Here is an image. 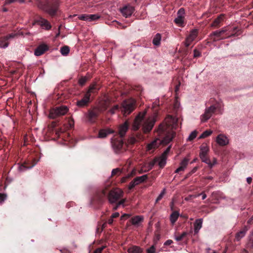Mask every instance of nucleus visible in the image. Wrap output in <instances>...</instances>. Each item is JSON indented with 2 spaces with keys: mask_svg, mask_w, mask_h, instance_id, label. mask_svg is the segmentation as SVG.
Segmentation results:
<instances>
[{
  "mask_svg": "<svg viewBox=\"0 0 253 253\" xmlns=\"http://www.w3.org/2000/svg\"><path fill=\"white\" fill-rule=\"evenodd\" d=\"M122 173V169L120 168H116L115 169H113L112 170L111 175H120Z\"/></svg>",
  "mask_w": 253,
  "mask_h": 253,
  "instance_id": "nucleus-42",
  "label": "nucleus"
},
{
  "mask_svg": "<svg viewBox=\"0 0 253 253\" xmlns=\"http://www.w3.org/2000/svg\"><path fill=\"white\" fill-rule=\"evenodd\" d=\"M248 229L247 227H244L241 231L236 233L235 236V240L237 241H239L246 235Z\"/></svg>",
  "mask_w": 253,
  "mask_h": 253,
  "instance_id": "nucleus-21",
  "label": "nucleus"
},
{
  "mask_svg": "<svg viewBox=\"0 0 253 253\" xmlns=\"http://www.w3.org/2000/svg\"><path fill=\"white\" fill-rule=\"evenodd\" d=\"M177 122V118L169 115L165 119V122L159 125L158 131L165 134L161 141L162 144L167 145L172 140L175 135V132L173 129L176 128Z\"/></svg>",
  "mask_w": 253,
  "mask_h": 253,
  "instance_id": "nucleus-1",
  "label": "nucleus"
},
{
  "mask_svg": "<svg viewBox=\"0 0 253 253\" xmlns=\"http://www.w3.org/2000/svg\"><path fill=\"white\" fill-rule=\"evenodd\" d=\"M200 156L207 155L209 151V148L207 144H203L200 147Z\"/></svg>",
  "mask_w": 253,
  "mask_h": 253,
  "instance_id": "nucleus-29",
  "label": "nucleus"
},
{
  "mask_svg": "<svg viewBox=\"0 0 253 253\" xmlns=\"http://www.w3.org/2000/svg\"><path fill=\"white\" fill-rule=\"evenodd\" d=\"M161 35L159 33H157L154 37L152 42L155 46H159L161 44Z\"/></svg>",
  "mask_w": 253,
  "mask_h": 253,
  "instance_id": "nucleus-27",
  "label": "nucleus"
},
{
  "mask_svg": "<svg viewBox=\"0 0 253 253\" xmlns=\"http://www.w3.org/2000/svg\"><path fill=\"white\" fill-rule=\"evenodd\" d=\"M197 132L196 130H194L190 134L187 140L188 141H191L196 138Z\"/></svg>",
  "mask_w": 253,
  "mask_h": 253,
  "instance_id": "nucleus-40",
  "label": "nucleus"
},
{
  "mask_svg": "<svg viewBox=\"0 0 253 253\" xmlns=\"http://www.w3.org/2000/svg\"><path fill=\"white\" fill-rule=\"evenodd\" d=\"M9 43L5 36L0 38V47L6 48L8 47Z\"/></svg>",
  "mask_w": 253,
  "mask_h": 253,
  "instance_id": "nucleus-32",
  "label": "nucleus"
},
{
  "mask_svg": "<svg viewBox=\"0 0 253 253\" xmlns=\"http://www.w3.org/2000/svg\"><path fill=\"white\" fill-rule=\"evenodd\" d=\"M90 94L89 92H86L83 98L82 99L78 100L76 104L78 107H83L87 105V103L89 102L90 100Z\"/></svg>",
  "mask_w": 253,
  "mask_h": 253,
  "instance_id": "nucleus-14",
  "label": "nucleus"
},
{
  "mask_svg": "<svg viewBox=\"0 0 253 253\" xmlns=\"http://www.w3.org/2000/svg\"><path fill=\"white\" fill-rule=\"evenodd\" d=\"M136 185H137V184L136 183V182H134V179L131 181L129 185H128V189H132Z\"/></svg>",
  "mask_w": 253,
  "mask_h": 253,
  "instance_id": "nucleus-51",
  "label": "nucleus"
},
{
  "mask_svg": "<svg viewBox=\"0 0 253 253\" xmlns=\"http://www.w3.org/2000/svg\"><path fill=\"white\" fill-rule=\"evenodd\" d=\"M216 111L214 105L210 106L205 109V112L201 116L200 119L202 122H206L210 119Z\"/></svg>",
  "mask_w": 253,
  "mask_h": 253,
  "instance_id": "nucleus-6",
  "label": "nucleus"
},
{
  "mask_svg": "<svg viewBox=\"0 0 253 253\" xmlns=\"http://www.w3.org/2000/svg\"><path fill=\"white\" fill-rule=\"evenodd\" d=\"M128 129V124L127 121L120 125L118 128V132L121 138L124 137Z\"/></svg>",
  "mask_w": 253,
  "mask_h": 253,
  "instance_id": "nucleus-16",
  "label": "nucleus"
},
{
  "mask_svg": "<svg viewBox=\"0 0 253 253\" xmlns=\"http://www.w3.org/2000/svg\"><path fill=\"white\" fill-rule=\"evenodd\" d=\"M156 122V117H153L146 120L143 125V129L145 133L148 132L152 129Z\"/></svg>",
  "mask_w": 253,
  "mask_h": 253,
  "instance_id": "nucleus-8",
  "label": "nucleus"
},
{
  "mask_svg": "<svg viewBox=\"0 0 253 253\" xmlns=\"http://www.w3.org/2000/svg\"><path fill=\"white\" fill-rule=\"evenodd\" d=\"M105 248V246H102L100 248L96 249L94 252V253H101L102 251Z\"/></svg>",
  "mask_w": 253,
  "mask_h": 253,
  "instance_id": "nucleus-56",
  "label": "nucleus"
},
{
  "mask_svg": "<svg viewBox=\"0 0 253 253\" xmlns=\"http://www.w3.org/2000/svg\"><path fill=\"white\" fill-rule=\"evenodd\" d=\"M146 113V112L145 111L139 113V114L136 117L132 126V128L133 130L135 131L139 129L141 123L143 120Z\"/></svg>",
  "mask_w": 253,
  "mask_h": 253,
  "instance_id": "nucleus-9",
  "label": "nucleus"
},
{
  "mask_svg": "<svg viewBox=\"0 0 253 253\" xmlns=\"http://www.w3.org/2000/svg\"><path fill=\"white\" fill-rule=\"evenodd\" d=\"M70 52V48L68 46H64L60 48V52L62 55L66 56Z\"/></svg>",
  "mask_w": 253,
  "mask_h": 253,
  "instance_id": "nucleus-36",
  "label": "nucleus"
},
{
  "mask_svg": "<svg viewBox=\"0 0 253 253\" xmlns=\"http://www.w3.org/2000/svg\"><path fill=\"white\" fill-rule=\"evenodd\" d=\"M170 148L171 146L170 145L165 150V151L162 153L161 155L163 156H165L166 158H167V156L170 151Z\"/></svg>",
  "mask_w": 253,
  "mask_h": 253,
  "instance_id": "nucleus-50",
  "label": "nucleus"
},
{
  "mask_svg": "<svg viewBox=\"0 0 253 253\" xmlns=\"http://www.w3.org/2000/svg\"><path fill=\"white\" fill-rule=\"evenodd\" d=\"M17 1H18L20 3H23L24 2V0H5L4 5L9 4Z\"/></svg>",
  "mask_w": 253,
  "mask_h": 253,
  "instance_id": "nucleus-45",
  "label": "nucleus"
},
{
  "mask_svg": "<svg viewBox=\"0 0 253 253\" xmlns=\"http://www.w3.org/2000/svg\"><path fill=\"white\" fill-rule=\"evenodd\" d=\"M156 163V159H154L153 161L150 162L148 164L149 169H151Z\"/></svg>",
  "mask_w": 253,
  "mask_h": 253,
  "instance_id": "nucleus-52",
  "label": "nucleus"
},
{
  "mask_svg": "<svg viewBox=\"0 0 253 253\" xmlns=\"http://www.w3.org/2000/svg\"><path fill=\"white\" fill-rule=\"evenodd\" d=\"M143 220V216L137 215L132 217L131 218L130 222L131 224L135 226H138L139 223Z\"/></svg>",
  "mask_w": 253,
  "mask_h": 253,
  "instance_id": "nucleus-23",
  "label": "nucleus"
},
{
  "mask_svg": "<svg viewBox=\"0 0 253 253\" xmlns=\"http://www.w3.org/2000/svg\"><path fill=\"white\" fill-rule=\"evenodd\" d=\"M112 146L116 153H119L123 146V141L122 139L117 140L116 138L111 139Z\"/></svg>",
  "mask_w": 253,
  "mask_h": 253,
  "instance_id": "nucleus-10",
  "label": "nucleus"
},
{
  "mask_svg": "<svg viewBox=\"0 0 253 253\" xmlns=\"http://www.w3.org/2000/svg\"><path fill=\"white\" fill-rule=\"evenodd\" d=\"M216 142L220 146L227 145L229 143V139L228 137L223 134H218L216 138Z\"/></svg>",
  "mask_w": 253,
  "mask_h": 253,
  "instance_id": "nucleus-13",
  "label": "nucleus"
},
{
  "mask_svg": "<svg viewBox=\"0 0 253 253\" xmlns=\"http://www.w3.org/2000/svg\"><path fill=\"white\" fill-rule=\"evenodd\" d=\"M189 159L187 158H184L180 163V166L175 170V173H178L179 171H184L188 165Z\"/></svg>",
  "mask_w": 253,
  "mask_h": 253,
  "instance_id": "nucleus-18",
  "label": "nucleus"
},
{
  "mask_svg": "<svg viewBox=\"0 0 253 253\" xmlns=\"http://www.w3.org/2000/svg\"><path fill=\"white\" fill-rule=\"evenodd\" d=\"M134 11V7L130 5H125L120 9L122 15L126 18L131 16Z\"/></svg>",
  "mask_w": 253,
  "mask_h": 253,
  "instance_id": "nucleus-11",
  "label": "nucleus"
},
{
  "mask_svg": "<svg viewBox=\"0 0 253 253\" xmlns=\"http://www.w3.org/2000/svg\"><path fill=\"white\" fill-rule=\"evenodd\" d=\"M173 241L171 240H168L165 242L164 245L166 246H169L171 245Z\"/></svg>",
  "mask_w": 253,
  "mask_h": 253,
  "instance_id": "nucleus-64",
  "label": "nucleus"
},
{
  "mask_svg": "<svg viewBox=\"0 0 253 253\" xmlns=\"http://www.w3.org/2000/svg\"><path fill=\"white\" fill-rule=\"evenodd\" d=\"M34 166V165H33V166H32L30 167V168H27V167H25V166H24L22 165V166H20V167H19V170H20V171H23V170H25V169H31V168H33Z\"/></svg>",
  "mask_w": 253,
  "mask_h": 253,
  "instance_id": "nucleus-58",
  "label": "nucleus"
},
{
  "mask_svg": "<svg viewBox=\"0 0 253 253\" xmlns=\"http://www.w3.org/2000/svg\"><path fill=\"white\" fill-rule=\"evenodd\" d=\"M184 13H185V10H184V8H181L179 9V10L178 11V12L177 13V16H180V17L183 18Z\"/></svg>",
  "mask_w": 253,
  "mask_h": 253,
  "instance_id": "nucleus-48",
  "label": "nucleus"
},
{
  "mask_svg": "<svg viewBox=\"0 0 253 253\" xmlns=\"http://www.w3.org/2000/svg\"><path fill=\"white\" fill-rule=\"evenodd\" d=\"M156 144V142L154 141L149 144L148 145V149L150 150L152 149L153 147H154V145Z\"/></svg>",
  "mask_w": 253,
  "mask_h": 253,
  "instance_id": "nucleus-59",
  "label": "nucleus"
},
{
  "mask_svg": "<svg viewBox=\"0 0 253 253\" xmlns=\"http://www.w3.org/2000/svg\"><path fill=\"white\" fill-rule=\"evenodd\" d=\"M224 15L221 14L219 15L212 22L211 24L212 27H217L219 26L221 23V22L223 20Z\"/></svg>",
  "mask_w": 253,
  "mask_h": 253,
  "instance_id": "nucleus-25",
  "label": "nucleus"
},
{
  "mask_svg": "<svg viewBox=\"0 0 253 253\" xmlns=\"http://www.w3.org/2000/svg\"><path fill=\"white\" fill-rule=\"evenodd\" d=\"M106 195V193L105 191L102 190L100 192L98 193L96 196L92 199V202L93 203L96 201V202L98 203H102Z\"/></svg>",
  "mask_w": 253,
  "mask_h": 253,
  "instance_id": "nucleus-17",
  "label": "nucleus"
},
{
  "mask_svg": "<svg viewBox=\"0 0 253 253\" xmlns=\"http://www.w3.org/2000/svg\"><path fill=\"white\" fill-rule=\"evenodd\" d=\"M179 216V213L177 211H173L170 215V221L173 224L177 220Z\"/></svg>",
  "mask_w": 253,
  "mask_h": 253,
  "instance_id": "nucleus-30",
  "label": "nucleus"
},
{
  "mask_svg": "<svg viewBox=\"0 0 253 253\" xmlns=\"http://www.w3.org/2000/svg\"><path fill=\"white\" fill-rule=\"evenodd\" d=\"M99 112V109L94 108L92 110H89L88 112L85 114V116L89 123H93L95 122L96 119L98 117Z\"/></svg>",
  "mask_w": 253,
  "mask_h": 253,
  "instance_id": "nucleus-7",
  "label": "nucleus"
},
{
  "mask_svg": "<svg viewBox=\"0 0 253 253\" xmlns=\"http://www.w3.org/2000/svg\"><path fill=\"white\" fill-rule=\"evenodd\" d=\"M114 130L110 129H103L100 130L98 133V137L103 138L106 137L108 134L114 133Z\"/></svg>",
  "mask_w": 253,
  "mask_h": 253,
  "instance_id": "nucleus-19",
  "label": "nucleus"
},
{
  "mask_svg": "<svg viewBox=\"0 0 253 253\" xmlns=\"http://www.w3.org/2000/svg\"><path fill=\"white\" fill-rule=\"evenodd\" d=\"M187 235L188 233L187 232H183L180 236H175L174 238L176 241H180Z\"/></svg>",
  "mask_w": 253,
  "mask_h": 253,
  "instance_id": "nucleus-41",
  "label": "nucleus"
},
{
  "mask_svg": "<svg viewBox=\"0 0 253 253\" xmlns=\"http://www.w3.org/2000/svg\"><path fill=\"white\" fill-rule=\"evenodd\" d=\"M119 106L118 105H116L113 106L109 111V112L111 114H114L116 111L118 110Z\"/></svg>",
  "mask_w": 253,
  "mask_h": 253,
  "instance_id": "nucleus-47",
  "label": "nucleus"
},
{
  "mask_svg": "<svg viewBox=\"0 0 253 253\" xmlns=\"http://www.w3.org/2000/svg\"><path fill=\"white\" fill-rule=\"evenodd\" d=\"M6 195L3 193H0V200L1 201H4L6 199Z\"/></svg>",
  "mask_w": 253,
  "mask_h": 253,
  "instance_id": "nucleus-57",
  "label": "nucleus"
},
{
  "mask_svg": "<svg viewBox=\"0 0 253 253\" xmlns=\"http://www.w3.org/2000/svg\"><path fill=\"white\" fill-rule=\"evenodd\" d=\"M248 246L250 248L253 249V230L250 235Z\"/></svg>",
  "mask_w": 253,
  "mask_h": 253,
  "instance_id": "nucleus-39",
  "label": "nucleus"
},
{
  "mask_svg": "<svg viewBox=\"0 0 253 253\" xmlns=\"http://www.w3.org/2000/svg\"><path fill=\"white\" fill-rule=\"evenodd\" d=\"M166 189H164L161 192V193L159 195L157 198L156 200V202H158V201H160L163 197H164V195L165 194Z\"/></svg>",
  "mask_w": 253,
  "mask_h": 253,
  "instance_id": "nucleus-46",
  "label": "nucleus"
},
{
  "mask_svg": "<svg viewBox=\"0 0 253 253\" xmlns=\"http://www.w3.org/2000/svg\"><path fill=\"white\" fill-rule=\"evenodd\" d=\"M123 196V192L120 189L114 190L110 191L108 198L111 204L116 203Z\"/></svg>",
  "mask_w": 253,
  "mask_h": 253,
  "instance_id": "nucleus-5",
  "label": "nucleus"
},
{
  "mask_svg": "<svg viewBox=\"0 0 253 253\" xmlns=\"http://www.w3.org/2000/svg\"><path fill=\"white\" fill-rule=\"evenodd\" d=\"M59 3L58 0H51L45 3L40 2L39 7L51 16H55L59 9Z\"/></svg>",
  "mask_w": 253,
  "mask_h": 253,
  "instance_id": "nucleus-2",
  "label": "nucleus"
},
{
  "mask_svg": "<svg viewBox=\"0 0 253 253\" xmlns=\"http://www.w3.org/2000/svg\"><path fill=\"white\" fill-rule=\"evenodd\" d=\"M105 248V246H102L100 248L96 249L94 252V253H101L102 251Z\"/></svg>",
  "mask_w": 253,
  "mask_h": 253,
  "instance_id": "nucleus-55",
  "label": "nucleus"
},
{
  "mask_svg": "<svg viewBox=\"0 0 253 253\" xmlns=\"http://www.w3.org/2000/svg\"><path fill=\"white\" fill-rule=\"evenodd\" d=\"M16 36V34L11 33L10 34L7 35L6 36H5V37L7 39V40L8 41L9 39L14 38Z\"/></svg>",
  "mask_w": 253,
  "mask_h": 253,
  "instance_id": "nucleus-53",
  "label": "nucleus"
},
{
  "mask_svg": "<svg viewBox=\"0 0 253 253\" xmlns=\"http://www.w3.org/2000/svg\"><path fill=\"white\" fill-rule=\"evenodd\" d=\"M126 200L125 199H123L119 201L113 207V210L116 211L117 210L119 207L121 206H122L124 207L125 206L124 203L126 202Z\"/></svg>",
  "mask_w": 253,
  "mask_h": 253,
  "instance_id": "nucleus-34",
  "label": "nucleus"
},
{
  "mask_svg": "<svg viewBox=\"0 0 253 253\" xmlns=\"http://www.w3.org/2000/svg\"><path fill=\"white\" fill-rule=\"evenodd\" d=\"M192 42V41H190L188 40V38H187L186 39V41L185 42V46L188 47L190 45V44Z\"/></svg>",
  "mask_w": 253,
  "mask_h": 253,
  "instance_id": "nucleus-63",
  "label": "nucleus"
},
{
  "mask_svg": "<svg viewBox=\"0 0 253 253\" xmlns=\"http://www.w3.org/2000/svg\"><path fill=\"white\" fill-rule=\"evenodd\" d=\"M202 161L207 164L208 165V166L210 168H212L214 164H212L211 162L210 159L207 156V155L201 156H200Z\"/></svg>",
  "mask_w": 253,
  "mask_h": 253,
  "instance_id": "nucleus-31",
  "label": "nucleus"
},
{
  "mask_svg": "<svg viewBox=\"0 0 253 253\" xmlns=\"http://www.w3.org/2000/svg\"><path fill=\"white\" fill-rule=\"evenodd\" d=\"M135 101L132 99L123 101L121 104V110L125 116L130 114L135 108Z\"/></svg>",
  "mask_w": 253,
  "mask_h": 253,
  "instance_id": "nucleus-3",
  "label": "nucleus"
},
{
  "mask_svg": "<svg viewBox=\"0 0 253 253\" xmlns=\"http://www.w3.org/2000/svg\"><path fill=\"white\" fill-rule=\"evenodd\" d=\"M216 107V110H217L219 113L222 114L223 112V104L221 102H217L214 105Z\"/></svg>",
  "mask_w": 253,
  "mask_h": 253,
  "instance_id": "nucleus-35",
  "label": "nucleus"
},
{
  "mask_svg": "<svg viewBox=\"0 0 253 253\" xmlns=\"http://www.w3.org/2000/svg\"><path fill=\"white\" fill-rule=\"evenodd\" d=\"M143 250L138 246H133L129 248L127 252L128 253H141Z\"/></svg>",
  "mask_w": 253,
  "mask_h": 253,
  "instance_id": "nucleus-26",
  "label": "nucleus"
},
{
  "mask_svg": "<svg viewBox=\"0 0 253 253\" xmlns=\"http://www.w3.org/2000/svg\"><path fill=\"white\" fill-rule=\"evenodd\" d=\"M197 36V31L196 30H193L187 38H188V40L193 42L196 39Z\"/></svg>",
  "mask_w": 253,
  "mask_h": 253,
  "instance_id": "nucleus-33",
  "label": "nucleus"
},
{
  "mask_svg": "<svg viewBox=\"0 0 253 253\" xmlns=\"http://www.w3.org/2000/svg\"><path fill=\"white\" fill-rule=\"evenodd\" d=\"M88 21H96L100 18V16L97 14H88Z\"/></svg>",
  "mask_w": 253,
  "mask_h": 253,
  "instance_id": "nucleus-37",
  "label": "nucleus"
},
{
  "mask_svg": "<svg viewBox=\"0 0 253 253\" xmlns=\"http://www.w3.org/2000/svg\"><path fill=\"white\" fill-rule=\"evenodd\" d=\"M48 50V47L45 44H42L39 45L34 51V54L39 56L43 54L46 51Z\"/></svg>",
  "mask_w": 253,
  "mask_h": 253,
  "instance_id": "nucleus-15",
  "label": "nucleus"
},
{
  "mask_svg": "<svg viewBox=\"0 0 253 253\" xmlns=\"http://www.w3.org/2000/svg\"><path fill=\"white\" fill-rule=\"evenodd\" d=\"M155 248L154 246H152L150 248L147 250V253H155Z\"/></svg>",
  "mask_w": 253,
  "mask_h": 253,
  "instance_id": "nucleus-54",
  "label": "nucleus"
},
{
  "mask_svg": "<svg viewBox=\"0 0 253 253\" xmlns=\"http://www.w3.org/2000/svg\"><path fill=\"white\" fill-rule=\"evenodd\" d=\"M203 219L199 218L195 220L194 223V232L195 234H197L200 229L202 227Z\"/></svg>",
  "mask_w": 253,
  "mask_h": 253,
  "instance_id": "nucleus-20",
  "label": "nucleus"
},
{
  "mask_svg": "<svg viewBox=\"0 0 253 253\" xmlns=\"http://www.w3.org/2000/svg\"><path fill=\"white\" fill-rule=\"evenodd\" d=\"M69 109L66 106H60L52 109L49 112V117L54 119L57 117L65 115L68 111Z\"/></svg>",
  "mask_w": 253,
  "mask_h": 253,
  "instance_id": "nucleus-4",
  "label": "nucleus"
},
{
  "mask_svg": "<svg viewBox=\"0 0 253 253\" xmlns=\"http://www.w3.org/2000/svg\"><path fill=\"white\" fill-rule=\"evenodd\" d=\"M88 14H82L78 16L80 20L88 21Z\"/></svg>",
  "mask_w": 253,
  "mask_h": 253,
  "instance_id": "nucleus-49",
  "label": "nucleus"
},
{
  "mask_svg": "<svg viewBox=\"0 0 253 253\" xmlns=\"http://www.w3.org/2000/svg\"><path fill=\"white\" fill-rule=\"evenodd\" d=\"M212 133V131L211 130H206L204 131L199 136V139H202L208 137Z\"/></svg>",
  "mask_w": 253,
  "mask_h": 253,
  "instance_id": "nucleus-38",
  "label": "nucleus"
},
{
  "mask_svg": "<svg viewBox=\"0 0 253 253\" xmlns=\"http://www.w3.org/2000/svg\"><path fill=\"white\" fill-rule=\"evenodd\" d=\"M148 177L147 174H144L140 176L136 177L134 178V182H136L137 185L144 182L148 179Z\"/></svg>",
  "mask_w": 253,
  "mask_h": 253,
  "instance_id": "nucleus-28",
  "label": "nucleus"
},
{
  "mask_svg": "<svg viewBox=\"0 0 253 253\" xmlns=\"http://www.w3.org/2000/svg\"><path fill=\"white\" fill-rule=\"evenodd\" d=\"M35 24L40 25L42 27L44 28L46 30H49L51 28V26L48 21L45 19L40 16L35 21L33 25H35Z\"/></svg>",
  "mask_w": 253,
  "mask_h": 253,
  "instance_id": "nucleus-12",
  "label": "nucleus"
},
{
  "mask_svg": "<svg viewBox=\"0 0 253 253\" xmlns=\"http://www.w3.org/2000/svg\"><path fill=\"white\" fill-rule=\"evenodd\" d=\"M200 56H201V53H200V52L197 51L196 49H195L194 50V56L195 57H199Z\"/></svg>",
  "mask_w": 253,
  "mask_h": 253,
  "instance_id": "nucleus-61",
  "label": "nucleus"
},
{
  "mask_svg": "<svg viewBox=\"0 0 253 253\" xmlns=\"http://www.w3.org/2000/svg\"><path fill=\"white\" fill-rule=\"evenodd\" d=\"M200 196H202V200H205L207 198V195L204 192H202L197 195L196 197H198Z\"/></svg>",
  "mask_w": 253,
  "mask_h": 253,
  "instance_id": "nucleus-60",
  "label": "nucleus"
},
{
  "mask_svg": "<svg viewBox=\"0 0 253 253\" xmlns=\"http://www.w3.org/2000/svg\"><path fill=\"white\" fill-rule=\"evenodd\" d=\"M87 78L86 77L84 76V77H82V78H81L79 80V84L81 85V86H83L85 83H86V82L87 81Z\"/></svg>",
  "mask_w": 253,
  "mask_h": 253,
  "instance_id": "nucleus-43",
  "label": "nucleus"
},
{
  "mask_svg": "<svg viewBox=\"0 0 253 253\" xmlns=\"http://www.w3.org/2000/svg\"><path fill=\"white\" fill-rule=\"evenodd\" d=\"M95 88V85H90L89 88V89L88 90V91L87 92H89V93L90 94V92H93V90Z\"/></svg>",
  "mask_w": 253,
  "mask_h": 253,
  "instance_id": "nucleus-62",
  "label": "nucleus"
},
{
  "mask_svg": "<svg viewBox=\"0 0 253 253\" xmlns=\"http://www.w3.org/2000/svg\"><path fill=\"white\" fill-rule=\"evenodd\" d=\"M174 21L176 24L181 25L183 24V18L180 17V16H177L175 18Z\"/></svg>",
  "mask_w": 253,
  "mask_h": 253,
  "instance_id": "nucleus-44",
  "label": "nucleus"
},
{
  "mask_svg": "<svg viewBox=\"0 0 253 253\" xmlns=\"http://www.w3.org/2000/svg\"><path fill=\"white\" fill-rule=\"evenodd\" d=\"M226 31H227V30L225 28H223L221 30L215 31L213 32L211 35L212 36H214L215 37V38L214 39V41L222 40V39H225V38H219V37L223 33H225Z\"/></svg>",
  "mask_w": 253,
  "mask_h": 253,
  "instance_id": "nucleus-22",
  "label": "nucleus"
},
{
  "mask_svg": "<svg viewBox=\"0 0 253 253\" xmlns=\"http://www.w3.org/2000/svg\"><path fill=\"white\" fill-rule=\"evenodd\" d=\"M167 158L165 156H161L160 157L155 158L156 162H158V165L161 168H163L166 165Z\"/></svg>",
  "mask_w": 253,
  "mask_h": 253,
  "instance_id": "nucleus-24",
  "label": "nucleus"
}]
</instances>
